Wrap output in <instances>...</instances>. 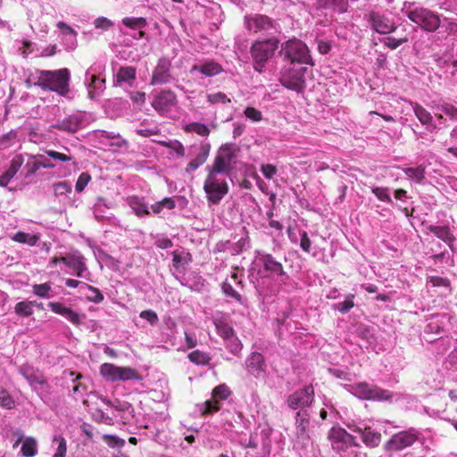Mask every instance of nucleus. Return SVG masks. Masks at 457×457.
I'll return each mask as SVG.
<instances>
[{
  "label": "nucleus",
  "instance_id": "obj_62",
  "mask_svg": "<svg viewBox=\"0 0 457 457\" xmlns=\"http://www.w3.org/2000/svg\"><path fill=\"white\" fill-rule=\"evenodd\" d=\"M428 282L431 283L433 287H450L449 279L446 278L439 277V276L429 277Z\"/></svg>",
  "mask_w": 457,
  "mask_h": 457
},
{
  "label": "nucleus",
  "instance_id": "obj_63",
  "mask_svg": "<svg viewBox=\"0 0 457 457\" xmlns=\"http://www.w3.org/2000/svg\"><path fill=\"white\" fill-rule=\"evenodd\" d=\"M245 115L253 121H260L262 118V112L253 107H247Z\"/></svg>",
  "mask_w": 457,
  "mask_h": 457
},
{
  "label": "nucleus",
  "instance_id": "obj_34",
  "mask_svg": "<svg viewBox=\"0 0 457 457\" xmlns=\"http://www.w3.org/2000/svg\"><path fill=\"white\" fill-rule=\"evenodd\" d=\"M403 172L410 179L416 183L421 184L425 179V167L422 165L414 168H404Z\"/></svg>",
  "mask_w": 457,
  "mask_h": 457
},
{
  "label": "nucleus",
  "instance_id": "obj_32",
  "mask_svg": "<svg viewBox=\"0 0 457 457\" xmlns=\"http://www.w3.org/2000/svg\"><path fill=\"white\" fill-rule=\"evenodd\" d=\"M436 111L441 112L446 116L447 120L457 123V107L448 102H441L436 106Z\"/></svg>",
  "mask_w": 457,
  "mask_h": 457
},
{
  "label": "nucleus",
  "instance_id": "obj_43",
  "mask_svg": "<svg viewBox=\"0 0 457 457\" xmlns=\"http://www.w3.org/2000/svg\"><path fill=\"white\" fill-rule=\"evenodd\" d=\"M21 453L25 457L35 456L37 453L36 440L31 437L25 439L21 446Z\"/></svg>",
  "mask_w": 457,
  "mask_h": 457
},
{
  "label": "nucleus",
  "instance_id": "obj_38",
  "mask_svg": "<svg viewBox=\"0 0 457 457\" xmlns=\"http://www.w3.org/2000/svg\"><path fill=\"white\" fill-rule=\"evenodd\" d=\"M122 24L131 29H140L146 27V20L143 17H125L121 21Z\"/></svg>",
  "mask_w": 457,
  "mask_h": 457
},
{
  "label": "nucleus",
  "instance_id": "obj_35",
  "mask_svg": "<svg viewBox=\"0 0 457 457\" xmlns=\"http://www.w3.org/2000/svg\"><path fill=\"white\" fill-rule=\"evenodd\" d=\"M415 116L423 125H432L433 117L431 113L419 104L413 105Z\"/></svg>",
  "mask_w": 457,
  "mask_h": 457
},
{
  "label": "nucleus",
  "instance_id": "obj_39",
  "mask_svg": "<svg viewBox=\"0 0 457 457\" xmlns=\"http://www.w3.org/2000/svg\"><path fill=\"white\" fill-rule=\"evenodd\" d=\"M36 304V302L31 301H22L19 302L15 305V312L22 317H29L33 313V307Z\"/></svg>",
  "mask_w": 457,
  "mask_h": 457
},
{
  "label": "nucleus",
  "instance_id": "obj_18",
  "mask_svg": "<svg viewBox=\"0 0 457 457\" xmlns=\"http://www.w3.org/2000/svg\"><path fill=\"white\" fill-rule=\"evenodd\" d=\"M170 62L166 58H162L158 61L156 67L154 70L152 76V84H167L171 82L173 79L170 70Z\"/></svg>",
  "mask_w": 457,
  "mask_h": 457
},
{
  "label": "nucleus",
  "instance_id": "obj_47",
  "mask_svg": "<svg viewBox=\"0 0 457 457\" xmlns=\"http://www.w3.org/2000/svg\"><path fill=\"white\" fill-rule=\"evenodd\" d=\"M23 162L24 157L22 154L15 155L11 162L10 167L6 170L8 175L13 178L22 166Z\"/></svg>",
  "mask_w": 457,
  "mask_h": 457
},
{
  "label": "nucleus",
  "instance_id": "obj_3",
  "mask_svg": "<svg viewBox=\"0 0 457 457\" xmlns=\"http://www.w3.org/2000/svg\"><path fill=\"white\" fill-rule=\"evenodd\" d=\"M279 40L276 37H269L256 40L250 48L253 58V67L255 71L262 73L265 70L267 62L273 57L278 48Z\"/></svg>",
  "mask_w": 457,
  "mask_h": 457
},
{
  "label": "nucleus",
  "instance_id": "obj_8",
  "mask_svg": "<svg viewBox=\"0 0 457 457\" xmlns=\"http://www.w3.org/2000/svg\"><path fill=\"white\" fill-rule=\"evenodd\" d=\"M237 148L233 145H224L220 147L213 164L206 169L229 176L236 162Z\"/></svg>",
  "mask_w": 457,
  "mask_h": 457
},
{
  "label": "nucleus",
  "instance_id": "obj_10",
  "mask_svg": "<svg viewBox=\"0 0 457 457\" xmlns=\"http://www.w3.org/2000/svg\"><path fill=\"white\" fill-rule=\"evenodd\" d=\"M100 373L110 381H125L139 378L136 370L130 367H119L112 363L102 364L100 367Z\"/></svg>",
  "mask_w": 457,
  "mask_h": 457
},
{
  "label": "nucleus",
  "instance_id": "obj_9",
  "mask_svg": "<svg viewBox=\"0 0 457 457\" xmlns=\"http://www.w3.org/2000/svg\"><path fill=\"white\" fill-rule=\"evenodd\" d=\"M314 401V388L312 386H304L295 390L287 398V405L289 409L304 411L310 407Z\"/></svg>",
  "mask_w": 457,
  "mask_h": 457
},
{
  "label": "nucleus",
  "instance_id": "obj_40",
  "mask_svg": "<svg viewBox=\"0 0 457 457\" xmlns=\"http://www.w3.org/2000/svg\"><path fill=\"white\" fill-rule=\"evenodd\" d=\"M184 130L187 132H195L202 137H207L210 134L209 128L200 122H190L185 126Z\"/></svg>",
  "mask_w": 457,
  "mask_h": 457
},
{
  "label": "nucleus",
  "instance_id": "obj_48",
  "mask_svg": "<svg viewBox=\"0 0 457 457\" xmlns=\"http://www.w3.org/2000/svg\"><path fill=\"white\" fill-rule=\"evenodd\" d=\"M54 195L58 197L71 192V185L67 181L54 184Z\"/></svg>",
  "mask_w": 457,
  "mask_h": 457
},
{
  "label": "nucleus",
  "instance_id": "obj_37",
  "mask_svg": "<svg viewBox=\"0 0 457 457\" xmlns=\"http://www.w3.org/2000/svg\"><path fill=\"white\" fill-rule=\"evenodd\" d=\"M94 136L97 139H99L100 142L103 144H105V140H108V139H117V142L111 143L110 144L111 145L120 146L121 142H123V140H121L120 138V137L118 135H116L114 132H109V131H105V130H96V131H94Z\"/></svg>",
  "mask_w": 457,
  "mask_h": 457
},
{
  "label": "nucleus",
  "instance_id": "obj_5",
  "mask_svg": "<svg viewBox=\"0 0 457 457\" xmlns=\"http://www.w3.org/2000/svg\"><path fill=\"white\" fill-rule=\"evenodd\" d=\"M279 54L283 60L289 62L291 65L296 63L314 65L308 46L301 40L294 38L284 42Z\"/></svg>",
  "mask_w": 457,
  "mask_h": 457
},
{
  "label": "nucleus",
  "instance_id": "obj_53",
  "mask_svg": "<svg viewBox=\"0 0 457 457\" xmlns=\"http://www.w3.org/2000/svg\"><path fill=\"white\" fill-rule=\"evenodd\" d=\"M226 347L234 354L238 353L242 349V344L235 336L226 340Z\"/></svg>",
  "mask_w": 457,
  "mask_h": 457
},
{
  "label": "nucleus",
  "instance_id": "obj_27",
  "mask_svg": "<svg viewBox=\"0 0 457 457\" xmlns=\"http://www.w3.org/2000/svg\"><path fill=\"white\" fill-rule=\"evenodd\" d=\"M137 70L132 66H122L120 67L113 80L114 86H122L124 84L129 87H132L136 80Z\"/></svg>",
  "mask_w": 457,
  "mask_h": 457
},
{
  "label": "nucleus",
  "instance_id": "obj_31",
  "mask_svg": "<svg viewBox=\"0 0 457 457\" xmlns=\"http://www.w3.org/2000/svg\"><path fill=\"white\" fill-rule=\"evenodd\" d=\"M318 4L324 8L332 9L339 13L345 12L348 7V0H317Z\"/></svg>",
  "mask_w": 457,
  "mask_h": 457
},
{
  "label": "nucleus",
  "instance_id": "obj_15",
  "mask_svg": "<svg viewBox=\"0 0 457 457\" xmlns=\"http://www.w3.org/2000/svg\"><path fill=\"white\" fill-rule=\"evenodd\" d=\"M328 438L334 450H345L352 445H358L355 437L342 428H332L329 432Z\"/></svg>",
  "mask_w": 457,
  "mask_h": 457
},
{
  "label": "nucleus",
  "instance_id": "obj_4",
  "mask_svg": "<svg viewBox=\"0 0 457 457\" xmlns=\"http://www.w3.org/2000/svg\"><path fill=\"white\" fill-rule=\"evenodd\" d=\"M208 175L204 182V191L209 205L219 204L228 193V175L207 169Z\"/></svg>",
  "mask_w": 457,
  "mask_h": 457
},
{
  "label": "nucleus",
  "instance_id": "obj_58",
  "mask_svg": "<svg viewBox=\"0 0 457 457\" xmlns=\"http://www.w3.org/2000/svg\"><path fill=\"white\" fill-rule=\"evenodd\" d=\"M46 154L48 157L52 158L53 160L62 162H70L71 160V156L54 150H46Z\"/></svg>",
  "mask_w": 457,
  "mask_h": 457
},
{
  "label": "nucleus",
  "instance_id": "obj_2",
  "mask_svg": "<svg viewBox=\"0 0 457 457\" xmlns=\"http://www.w3.org/2000/svg\"><path fill=\"white\" fill-rule=\"evenodd\" d=\"M70 71L66 68L56 71H40L37 82L35 84L43 90L56 92L66 96L70 92Z\"/></svg>",
  "mask_w": 457,
  "mask_h": 457
},
{
  "label": "nucleus",
  "instance_id": "obj_44",
  "mask_svg": "<svg viewBox=\"0 0 457 457\" xmlns=\"http://www.w3.org/2000/svg\"><path fill=\"white\" fill-rule=\"evenodd\" d=\"M175 201L171 197H165L162 201H159L151 205V210L154 213H160L164 208L171 210L175 208Z\"/></svg>",
  "mask_w": 457,
  "mask_h": 457
},
{
  "label": "nucleus",
  "instance_id": "obj_22",
  "mask_svg": "<svg viewBox=\"0 0 457 457\" xmlns=\"http://www.w3.org/2000/svg\"><path fill=\"white\" fill-rule=\"evenodd\" d=\"M90 68L85 75V83L88 90V96L91 99H96L104 92L105 88V79H100L98 76L92 74L90 75Z\"/></svg>",
  "mask_w": 457,
  "mask_h": 457
},
{
  "label": "nucleus",
  "instance_id": "obj_20",
  "mask_svg": "<svg viewBox=\"0 0 457 457\" xmlns=\"http://www.w3.org/2000/svg\"><path fill=\"white\" fill-rule=\"evenodd\" d=\"M295 424L297 439L305 443L310 439V417L307 411H299L295 416Z\"/></svg>",
  "mask_w": 457,
  "mask_h": 457
},
{
  "label": "nucleus",
  "instance_id": "obj_26",
  "mask_svg": "<svg viewBox=\"0 0 457 457\" xmlns=\"http://www.w3.org/2000/svg\"><path fill=\"white\" fill-rule=\"evenodd\" d=\"M259 259L266 271L278 277H287L282 264L278 262L271 254L266 253H259Z\"/></svg>",
  "mask_w": 457,
  "mask_h": 457
},
{
  "label": "nucleus",
  "instance_id": "obj_36",
  "mask_svg": "<svg viewBox=\"0 0 457 457\" xmlns=\"http://www.w3.org/2000/svg\"><path fill=\"white\" fill-rule=\"evenodd\" d=\"M12 240L22 244H27L29 246H34L39 240V237L37 235L19 231L12 237Z\"/></svg>",
  "mask_w": 457,
  "mask_h": 457
},
{
  "label": "nucleus",
  "instance_id": "obj_42",
  "mask_svg": "<svg viewBox=\"0 0 457 457\" xmlns=\"http://www.w3.org/2000/svg\"><path fill=\"white\" fill-rule=\"evenodd\" d=\"M187 357L191 362L196 365H207L211 361V358L207 353L199 350L193 351Z\"/></svg>",
  "mask_w": 457,
  "mask_h": 457
},
{
  "label": "nucleus",
  "instance_id": "obj_46",
  "mask_svg": "<svg viewBox=\"0 0 457 457\" xmlns=\"http://www.w3.org/2000/svg\"><path fill=\"white\" fill-rule=\"evenodd\" d=\"M29 156V160L24 166V170H26L24 173V178L28 179L34 175L37 170H39V164L37 159L35 158V155L27 154Z\"/></svg>",
  "mask_w": 457,
  "mask_h": 457
},
{
  "label": "nucleus",
  "instance_id": "obj_61",
  "mask_svg": "<svg viewBox=\"0 0 457 457\" xmlns=\"http://www.w3.org/2000/svg\"><path fill=\"white\" fill-rule=\"evenodd\" d=\"M140 318L146 320L151 325H156L158 323V316L156 312L152 310H145L140 312Z\"/></svg>",
  "mask_w": 457,
  "mask_h": 457
},
{
  "label": "nucleus",
  "instance_id": "obj_41",
  "mask_svg": "<svg viewBox=\"0 0 457 457\" xmlns=\"http://www.w3.org/2000/svg\"><path fill=\"white\" fill-rule=\"evenodd\" d=\"M222 293L227 296L234 299L239 303H243L242 295L233 287V286L228 282L224 281L220 285Z\"/></svg>",
  "mask_w": 457,
  "mask_h": 457
},
{
  "label": "nucleus",
  "instance_id": "obj_56",
  "mask_svg": "<svg viewBox=\"0 0 457 457\" xmlns=\"http://www.w3.org/2000/svg\"><path fill=\"white\" fill-rule=\"evenodd\" d=\"M66 49L69 51H72L77 47L78 42H77V32H69L67 36L63 37Z\"/></svg>",
  "mask_w": 457,
  "mask_h": 457
},
{
  "label": "nucleus",
  "instance_id": "obj_55",
  "mask_svg": "<svg viewBox=\"0 0 457 457\" xmlns=\"http://www.w3.org/2000/svg\"><path fill=\"white\" fill-rule=\"evenodd\" d=\"M218 333L225 340L228 339L229 337H234V330L233 328L225 324V323H220L216 325Z\"/></svg>",
  "mask_w": 457,
  "mask_h": 457
},
{
  "label": "nucleus",
  "instance_id": "obj_30",
  "mask_svg": "<svg viewBox=\"0 0 457 457\" xmlns=\"http://www.w3.org/2000/svg\"><path fill=\"white\" fill-rule=\"evenodd\" d=\"M429 230L438 238L448 244L450 246L454 241V237L450 232V229L446 226H430Z\"/></svg>",
  "mask_w": 457,
  "mask_h": 457
},
{
  "label": "nucleus",
  "instance_id": "obj_13",
  "mask_svg": "<svg viewBox=\"0 0 457 457\" xmlns=\"http://www.w3.org/2000/svg\"><path fill=\"white\" fill-rule=\"evenodd\" d=\"M212 395L213 399L207 400L199 405V411L202 415L212 414L218 411L220 406L217 399L226 400L231 395V391L228 386L221 384L212 390Z\"/></svg>",
  "mask_w": 457,
  "mask_h": 457
},
{
  "label": "nucleus",
  "instance_id": "obj_57",
  "mask_svg": "<svg viewBox=\"0 0 457 457\" xmlns=\"http://www.w3.org/2000/svg\"><path fill=\"white\" fill-rule=\"evenodd\" d=\"M207 99H208V102H210L212 104H218V103L226 104V103L230 102V99L224 93H221V92L210 94V95H208Z\"/></svg>",
  "mask_w": 457,
  "mask_h": 457
},
{
  "label": "nucleus",
  "instance_id": "obj_51",
  "mask_svg": "<svg viewBox=\"0 0 457 457\" xmlns=\"http://www.w3.org/2000/svg\"><path fill=\"white\" fill-rule=\"evenodd\" d=\"M372 193L378 197V200L385 203L393 204V200L389 195L388 188L376 187L372 188Z\"/></svg>",
  "mask_w": 457,
  "mask_h": 457
},
{
  "label": "nucleus",
  "instance_id": "obj_45",
  "mask_svg": "<svg viewBox=\"0 0 457 457\" xmlns=\"http://www.w3.org/2000/svg\"><path fill=\"white\" fill-rule=\"evenodd\" d=\"M32 291L38 297L50 298L52 296L50 294L52 292L51 283L35 284L32 286Z\"/></svg>",
  "mask_w": 457,
  "mask_h": 457
},
{
  "label": "nucleus",
  "instance_id": "obj_16",
  "mask_svg": "<svg viewBox=\"0 0 457 457\" xmlns=\"http://www.w3.org/2000/svg\"><path fill=\"white\" fill-rule=\"evenodd\" d=\"M369 22L371 28L379 34H388L396 29L395 22L390 18L378 12H370Z\"/></svg>",
  "mask_w": 457,
  "mask_h": 457
},
{
  "label": "nucleus",
  "instance_id": "obj_60",
  "mask_svg": "<svg viewBox=\"0 0 457 457\" xmlns=\"http://www.w3.org/2000/svg\"><path fill=\"white\" fill-rule=\"evenodd\" d=\"M90 179L91 178L87 173H86V172L81 173L76 182V185H75L76 191L79 193L82 192L84 190L85 187L89 182Z\"/></svg>",
  "mask_w": 457,
  "mask_h": 457
},
{
  "label": "nucleus",
  "instance_id": "obj_14",
  "mask_svg": "<svg viewBox=\"0 0 457 457\" xmlns=\"http://www.w3.org/2000/svg\"><path fill=\"white\" fill-rule=\"evenodd\" d=\"M211 145L209 143H201L199 145H193L189 147L188 152L194 158L188 162L186 167V172L191 173L203 165L210 154Z\"/></svg>",
  "mask_w": 457,
  "mask_h": 457
},
{
  "label": "nucleus",
  "instance_id": "obj_29",
  "mask_svg": "<svg viewBox=\"0 0 457 457\" xmlns=\"http://www.w3.org/2000/svg\"><path fill=\"white\" fill-rule=\"evenodd\" d=\"M128 204L138 217L149 215V207L143 198L131 196L128 199Z\"/></svg>",
  "mask_w": 457,
  "mask_h": 457
},
{
  "label": "nucleus",
  "instance_id": "obj_59",
  "mask_svg": "<svg viewBox=\"0 0 457 457\" xmlns=\"http://www.w3.org/2000/svg\"><path fill=\"white\" fill-rule=\"evenodd\" d=\"M353 295H349L342 303L337 304V309L342 313H347L353 307Z\"/></svg>",
  "mask_w": 457,
  "mask_h": 457
},
{
  "label": "nucleus",
  "instance_id": "obj_25",
  "mask_svg": "<svg viewBox=\"0 0 457 457\" xmlns=\"http://www.w3.org/2000/svg\"><path fill=\"white\" fill-rule=\"evenodd\" d=\"M61 262L75 271L77 277L83 278L87 270L84 257L79 253H69L61 257Z\"/></svg>",
  "mask_w": 457,
  "mask_h": 457
},
{
  "label": "nucleus",
  "instance_id": "obj_49",
  "mask_svg": "<svg viewBox=\"0 0 457 457\" xmlns=\"http://www.w3.org/2000/svg\"><path fill=\"white\" fill-rule=\"evenodd\" d=\"M54 442L57 444V449L53 457H65L67 452L65 438L62 436H54Z\"/></svg>",
  "mask_w": 457,
  "mask_h": 457
},
{
  "label": "nucleus",
  "instance_id": "obj_1",
  "mask_svg": "<svg viewBox=\"0 0 457 457\" xmlns=\"http://www.w3.org/2000/svg\"><path fill=\"white\" fill-rule=\"evenodd\" d=\"M401 12L407 16L410 21L428 32H435L441 23L440 17L437 13L414 2H404Z\"/></svg>",
  "mask_w": 457,
  "mask_h": 457
},
{
  "label": "nucleus",
  "instance_id": "obj_52",
  "mask_svg": "<svg viewBox=\"0 0 457 457\" xmlns=\"http://www.w3.org/2000/svg\"><path fill=\"white\" fill-rule=\"evenodd\" d=\"M0 406L6 409H12L14 406L12 397L6 390L4 389H0Z\"/></svg>",
  "mask_w": 457,
  "mask_h": 457
},
{
  "label": "nucleus",
  "instance_id": "obj_54",
  "mask_svg": "<svg viewBox=\"0 0 457 457\" xmlns=\"http://www.w3.org/2000/svg\"><path fill=\"white\" fill-rule=\"evenodd\" d=\"M94 26L102 30H108L113 26V22L105 17H98L94 21Z\"/></svg>",
  "mask_w": 457,
  "mask_h": 457
},
{
  "label": "nucleus",
  "instance_id": "obj_19",
  "mask_svg": "<svg viewBox=\"0 0 457 457\" xmlns=\"http://www.w3.org/2000/svg\"><path fill=\"white\" fill-rule=\"evenodd\" d=\"M84 116L80 113H73L68 117L58 120L52 127L68 133H75L83 126Z\"/></svg>",
  "mask_w": 457,
  "mask_h": 457
},
{
  "label": "nucleus",
  "instance_id": "obj_7",
  "mask_svg": "<svg viewBox=\"0 0 457 457\" xmlns=\"http://www.w3.org/2000/svg\"><path fill=\"white\" fill-rule=\"evenodd\" d=\"M307 71L306 67H296L292 65L290 67H284L280 71L279 82L280 84L296 92H301L305 87L304 75Z\"/></svg>",
  "mask_w": 457,
  "mask_h": 457
},
{
  "label": "nucleus",
  "instance_id": "obj_64",
  "mask_svg": "<svg viewBox=\"0 0 457 457\" xmlns=\"http://www.w3.org/2000/svg\"><path fill=\"white\" fill-rule=\"evenodd\" d=\"M16 133L11 131L0 137V147L6 148L12 145Z\"/></svg>",
  "mask_w": 457,
  "mask_h": 457
},
{
  "label": "nucleus",
  "instance_id": "obj_6",
  "mask_svg": "<svg viewBox=\"0 0 457 457\" xmlns=\"http://www.w3.org/2000/svg\"><path fill=\"white\" fill-rule=\"evenodd\" d=\"M244 26L251 33L273 35L279 31V24L267 15L261 13L247 14L244 17Z\"/></svg>",
  "mask_w": 457,
  "mask_h": 457
},
{
  "label": "nucleus",
  "instance_id": "obj_17",
  "mask_svg": "<svg viewBox=\"0 0 457 457\" xmlns=\"http://www.w3.org/2000/svg\"><path fill=\"white\" fill-rule=\"evenodd\" d=\"M176 95L170 90H163L152 102L153 108L161 114H165L176 104Z\"/></svg>",
  "mask_w": 457,
  "mask_h": 457
},
{
  "label": "nucleus",
  "instance_id": "obj_12",
  "mask_svg": "<svg viewBox=\"0 0 457 457\" xmlns=\"http://www.w3.org/2000/svg\"><path fill=\"white\" fill-rule=\"evenodd\" d=\"M418 440V432L411 428L408 430L398 432L386 442L385 448L387 451H401L412 445Z\"/></svg>",
  "mask_w": 457,
  "mask_h": 457
},
{
  "label": "nucleus",
  "instance_id": "obj_11",
  "mask_svg": "<svg viewBox=\"0 0 457 457\" xmlns=\"http://www.w3.org/2000/svg\"><path fill=\"white\" fill-rule=\"evenodd\" d=\"M352 393L357 397L365 400L384 401L389 400L392 397V394L388 390H384L367 383H359L353 386Z\"/></svg>",
  "mask_w": 457,
  "mask_h": 457
},
{
  "label": "nucleus",
  "instance_id": "obj_23",
  "mask_svg": "<svg viewBox=\"0 0 457 457\" xmlns=\"http://www.w3.org/2000/svg\"><path fill=\"white\" fill-rule=\"evenodd\" d=\"M102 400L105 404L121 413L120 418L124 420V423L129 422L135 417V410L130 403L119 399L111 401L107 398H103Z\"/></svg>",
  "mask_w": 457,
  "mask_h": 457
},
{
  "label": "nucleus",
  "instance_id": "obj_28",
  "mask_svg": "<svg viewBox=\"0 0 457 457\" xmlns=\"http://www.w3.org/2000/svg\"><path fill=\"white\" fill-rule=\"evenodd\" d=\"M222 68L220 63L213 60L199 62L192 66L190 72L198 71L206 77H212L220 73Z\"/></svg>",
  "mask_w": 457,
  "mask_h": 457
},
{
  "label": "nucleus",
  "instance_id": "obj_33",
  "mask_svg": "<svg viewBox=\"0 0 457 457\" xmlns=\"http://www.w3.org/2000/svg\"><path fill=\"white\" fill-rule=\"evenodd\" d=\"M26 380L33 388V390H38V386H41L42 388H46L45 391L47 392L50 388L45 377L37 370H36L35 372L31 375V377H29Z\"/></svg>",
  "mask_w": 457,
  "mask_h": 457
},
{
  "label": "nucleus",
  "instance_id": "obj_50",
  "mask_svg": "<svg viewBox=\"0 0 457 457\" xmlns=\"http://www.w3.org/2000/svg\"><path fill=\"white\" fill-rule=\"evenodd\" d=\"M102 438L104 441V443L107 444L108 446L112 448H121L125 445V440L118 437L117 436L105 434L102 436Z\"/></svg>",
  "mask_w": 457,
  "mask_h": 457
},
{
  "label": "nucleus",
  "instance_id": "obj_24",
  "mask_svg": "<svg viewBox=\"0 0 457 457\" xmlns=\"http://www.w3.org/2000/svg\"><path fill=\"white\" fill-rule=\"evenodd\" d=\"M245 367L248 372L255 378H261L265 373L264 358L260 353H253L245 360Z\"/></svg>",
  "mask_w": 457,
  "mask_h": 457
},
{
  "label": "nucleus",
  "instance_id": "obj_21",
  "mask_svg": "<svg viewBox=\"0 0 457 457\" xmlns=\"http://www.w3.org/2000/svg\"><path fill=\"white\" fill-rule=\"evenodd\" d=\"M349 428L355 433H358L363 443L369 447H376L380 444L381 435L378 432H375L369 427H361L359 425H351Z\"/></svg>",
  "mask_w": 457,
  "mask_h": 457
}]
</instances>
